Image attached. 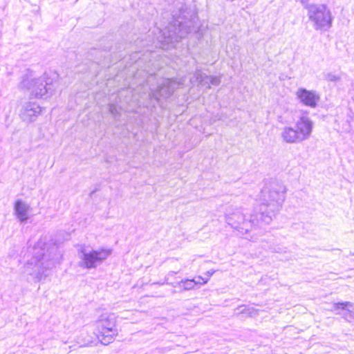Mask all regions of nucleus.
<instances>
[{
	"mask_svg": "<svg viewBox=\"0 0 354 354\" xmlns=\"http://www.w3.org/2000/svg\"><path fill=\"white\" fill-rule=\"evenodd\" d=\"M348 306H352V304L350 302H342V303H335L334 304V309H342L345 310L343 313V315L344 318L348 321L351 322L354 319V315L352 313V312L347 309Z\"/></svg>",
	"mask_w": 354,
	"mask_h": 354,
	"instance_id": "obj_17",
	"label": "nucleus"
},
{
	"mask_svg": "<svg viewBox=\"0 0 354 354\" xmlns=\"http://www.w3.org/2000/svg\"><path fill=\"white\" fill-rule=\"evenodd\" d=\"M208 281V279L203 281H196L195 279H186L185 280H182L176 285H174V287L179 288L183 290H190L194 288V287L198 284H205Z\"/></svg>",
	"mask_w": 354,
	"mask_h": 354,
	"instance_id": "obj_16",
	"label": "nucleus"
},
{
	"mask_svg": "<svg viewBox=\"0 0 354 354\" xmlns=\"http://www.w3.org/2000/svg\"><path fill=\"white\" fill-rule=\"evenodd\" d=\"M214 273V270H209L206 272V275H207V278L206 279H208V280L209 279V278L211 277V276Z\"/></svg>",
	"mask_w": 354,
	"mask_h": 354,
	"instance_id": "obj_21",
	"label": "nucleus"
},
{
	"mask_svg": "<svg viewBox=\"0 0 354 354\" xmlns=\"http://www.w3.org/2000/svg\"><path fill=\"white\" fill-rule=\"evenodd\" d=\"M190 83L194 84L198 83L207 88H210V85L217 86L221 83V78L218 76H209L203 73L201 70H196L193 77L190 78Z\"/></svg>",
	"mask_w": 354,
	"mask_h": 354,
	"instance_id": "obj_11",
	"label": "nucleus"
},
{
	"mask_svg": "<svg viewBox=\"0 0 354 354\" xmlns=\"http://www.w3.org/2000/svg\"><path fill=\"white\" fill-rule=\"evenodd\" d=\"M351 255H354V252H353V253H351Z\"/></svg>",
	"mask_w": 354,
	"mask_h": 354,
	"instance_id": "obj_24",
	"label": "nucleus"
},
{
	"mask_svg": "<svg viewBox=\"0 0 354 354\" xmlns=\"http://www.w3.org/2000/svg\"><path fill=\"white\" fill-rule=\"evenodd\" d=\"M281 137L286 143L293 144L301 142L296 129L291 127H284L281 132Z\"/></svg>",
	"mask_w": 354,
	"mask_h": 354,
	"instance_id": "obj_15",
	"label": "nucleus"
},
{
	"mask_svg": "<svg viewBox=\"0 0 354 354\" xmlns=\"http://www.w3.org/2000/svg\"><path fill=\"white\" fill-rule=\"evenodd\" d=\"M42 108L36 102L29 101L23 104L20 109V118L24 122H32L41 113Z\"/></svg>",
	"mask_w": 354,
	"mask_h": 354,
	"instance_id": "obj_10",
	"label": "nucleus"
},
{
	"mask_svg": "<svg viewBox=\"0 0 354 354\" xmlns=\"http://www.w3.org/2000/svg\"><path fill=\"white\" fill-rule=\"evenodd\" d=\"M109 111L113 115H115L116 113V112H117L116 108H115V106L113 104H110L109 105Z\"/></svg>",
	"mask_w": 354,
	"mask_h": 354,
	"instance_id": "obj_20",
	"label": "nucleus"
},
{
	"mask_svg": "<svg viewBox=\"0 0 354 354\" xmlns=\"http://www.w3.org/2000/svg\"><path fill=\"white\" fill-rule=\"evenodd\" d=\"M184 13L185 10L180 9L179 16L177 18L174 16L173 21L167 27L157 29L158 35L156 40L153 42L156 47L168 50L194 29V21L192 19H187Z\"/></svg>",
	"mask_w": 354,
	"mask_h": 354,
	"instance_id": "obj_3",
	"label": "nucleus"
},
{
	"mask_svg": "<svg viewBox=\"0 0 354 354\" xmlns=\"http://www.w3.org/2000/svg\"><path fill=\"white\" fill-rule=\"evenodd\" d=\"M296 95L303 104L311 108L316 107L319 100V95L316 91H308L304 88H299Z\"/></svg>",
	"mask_w": 354,
	"mask_h": 354,
	"instance_id": "obj_12",
	"label": "nucleus"
},
{
	"mask_svg": "<svg viewBox=\"0 0 354 354\" xmlns=\"http://www.w3.org/2000/svg\"><path fill=\"white\" fill-rule=\"evenodd\" d=\"M325 78L328 82H338L341 80L340 75L335 74L334 73H328L325 75Z\"/></svg>",
	"mask_w": 354,
	"mask_h": 354,
	"instance_id": "obj_19",
	"label": "nucleus"
},
{
	"mask_svg": "<svg viewBox=\"0 0 354 354\" xmlns=\"http://www.w3.org/2000/svg\"><path fill=\"white\" fill-rule=\"evenodd\" d=\"M308 15L313 27L317 30L326 31L332 26V15L329 8L324 4H311L306 7Z\"/></svg>",
	"mask_w": 354,
	"mask_h": 354,
	"instance_id": "obj_7",
	"label": "nucleus"
},
{
	"mask_svg": "<svg viewBox=\"0 0 354 354\" xmlns=\"http://www.w3.org/2000/svg\"><path fill=\"white\" fill-rule=\"evenodd\" d=\"M184 81L183 79L178 82L174 79H164L156 91L150 89L151 92L149 95L156 101H159L160 97L167 98L172 95L175 89L178 88L184 84Z\"/></svg>",
	"mask_w": 354,
	"mask_h": 354,
	"instance_id": "obj_9",
	"label": "nucleus"
},
{
	"mask_svg": "<svg viewBox=\"0 0 354 354\" xmlns=\"http://www.w3.org/2000/svg\"><path fill=\"white\" fill-rule=\"evenodd\" d=\"M57 77L58 75L55 73H45L42 76L37 77L32 71H28L22 77L19 87L28 91L35 97H47L55 91Z\"/></svg>",
	"mask_w": 354,
	"mask_h": 354,
	"instance_id": "obj_4",
	"label": "nucleus"
},
{
	"mask_svg": "<svg viewBox=\"0 0 354 354\" xmlns=\"http://www.w3.org/2000/svg\"><path fill=\"white\" fill-rule=\"evenodd\" d=\"M30 209L29 205L25 203L21 200L18 199L15 201L14 205L15 214L17 218L21 221H26L28 218V213Z\"/></svg>",
	"mask_w": 354,
	"mask_h": 354,
	"instance_id": "obj_14",
	"label": "nucleus"
},
{
	"mask_svg": "<svg viewBox=\"0 0 354 354\" xmlns=\"http://www.w3.org/2000/svg\"><path fill=\"white\" fill-rule=\"evenodd\" d=\"M313 122L306 116H302L296 122V131L302 141L308 139L313 131Z\"/></svg>",
	"mask_w": 354,
	"mask_h": 354,
	"instance_id": "obj_13",
	"label": "nucleus"
},
{
	"mask_svg": "<svg viewBox=\"0 0 354 354\" xmlns=\"http://www.w3.org/2000/svg\"><path fill=\"white\" fill-rule=\"evenodd\" d=\"M39 243L33 248L32 257L24 266V273L38 281L49 274L59 258L57 247L54 246L46 250L45 248H39Z\"/></svg>",
	"mask_w": 354,
	"mask_h": 354,
	"instance_id": "obj_2",
	"label": "nucleus"
},
{
	"mask_svg": "<svg viewBox=\"0 0 354 354\" xmlns=\"http://www.w3.org/2000/svg\"><path fill=\"white\" fill-rule=\"evenodd\" d=\"M196 281H203L205 280H206V279H204L201 276H198V277H196V279H194Z\"/></svg>",
	"mask_w": 354,
	"mask_h": 354,
	"instance_id": "obj_22",
	"label": "nucleus"
},
{
	"mask_svg": "<svg viewBox=\"0 0 354 354\" xmlns=\"http://www.w3.org/2000/svg\"><path fill=\"white\" fill-rule=\"evenodd\" d=\"M111 254L109 249L100 248L94 250L90 245H80L77 249L80 259L79 266L82 268L94 269L102 264Z\"/></svg>",
	"mask_w": 354,
	"mask_h": 354,
	"instance_id": "obj_6",
	"label": "nucleus"
},
{
	"mask_svg": "<svg viewBox=\"0 0 354 354\" xmlns=\"http://www.w3.org/2000/svg\"><path fill=\"white\" fill-rule=\"evenodd\" d=\"M285 187L278 183H272L263 187L259 196L261 204L257 208L262 223L270 224L280 211L285 200Z\"/></svg>",
	"mask_w": 354,
	"mask_h": 354,
	"instance_id": "obj_1",
	"label": "nucleus"
},
{
	"mask_svg": "<svg viewBox=\"0 0 354 354\" xmlns=\"http://www.w3.org/2000/svg\"><path fill=\"white\" fill-rule=\"evenodd\" d=\"M308 1V0H301V2L304 4L306 3Z\"/></svg>",
	"mask_w": 354,
	"mask_h": 354,
	"instance_id": "obj_23",
	"label": "nucleus"
},
{
	"mask_svg": "<svg viewBox=\"0 0 354 354\" xmlns=\"http://www.w3.org/2000/svg\"><path fill=\"white\" fill-rule=\"evenodd\" d=\"M115 324L116 317L113 313L102 314L96 322L97 338L104 345L111 343L117 336Z\"/></svg>",
	"mask_w": 354,
	"mask_h": 354,
	"instance_id": "obj_8",
	"label": "nucleus"
},
{
	"mask_svg": "<svg viewBox=\"0 0 354 354\" xmlns=\"http://www.w3.org/2000/svg\"><path fill=\"white\" fill-rule=\"evenodd\" d=\"M225 221L232 228L237 230L241 235L246 234L254 227H263L261 217L257 209L247 219L241 208L230 207L225 212Z\"/></svg>",
	"mask_w": 354,
	"mask_h": 354,
	"instance_id": "obj_5",
	"label": "nucleus"
},
{
	"mask_svg": "<svg viewBox=\"0 0 354 354\" xmlns=\"http://www.w3.org/2000/svg\"><path fill=\"white\" fill-rule=\"evenodd\" d=\"M257 309L252 306H239L235 309V314L253 317L257 315Z\"/></svg>",
	"mask_w": 354,
	"mask_h": 354,
	"instance_id": "obj_18",
	"label": "nucleus"
}]
</instances>
